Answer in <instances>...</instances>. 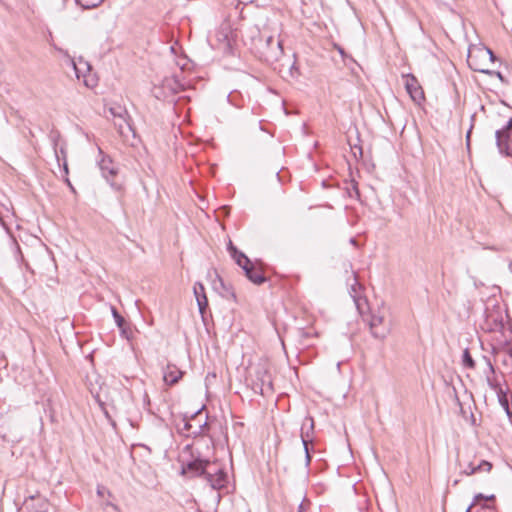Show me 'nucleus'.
I'll return each instance as SVG.
<instances>
[{
  "label": "nucleus",
  "mask_w": 512,
  "mask_h": 512,
  "mask_svg": "<svg viewBox=\"0 0 512 512\" xmlns=\"http://www.w3.org/2000/svg\"><path fill=\"white\" fill-rule=\"evenodd\" d=\"M182 474L203 477L211 488L220 490L227 484V474L219 464L196 458L182 466Z\"/></svg>",
  "instance_id": "1"
},
{
  "label": "nucleus",
  "mask_w": 512,
  "mask_h": 512,
  "mask_svg": "<svg viewBox=\"0 0 512 512\" xmlns=\"http://www.w3.org/2000/svg\"><path fill=\"white\" fill-rule=\"evenodd\" d=\"M495 59V55L489 48L484 46L472 47L468 52L467 63L473 71L487 75L496 74L500 79H502L500 72H495L490 69V66L494 64Z\"/></svg>",
  "instance_id": "2"
},
{
  "label": "nucleus",
  "mask_w": 512,
  "mask_h": 512,
  "mask_svg": "<svg viewBox=\"0 0 512 512\" xmlns=\"http://www.w3.org/2000/svg\"><path fill=\"white\" fill-rule=\"evenodd\" d=\"M369 328L372 336L384 340L390 333V325L385 321V313L378 311L371 314Z\"/></svg>",
  "instance_id": "3"
},
{
  "label": "nucleus",
  "mask_w": 512,
  "mask_h": 512,
  "mask_svg": "<svg viewBox=\"0 0 512 512\" xmlns=\"http://www.w3.org/2000/svg\"><path fill=\"white\" fill-rule=\"evenodd\" d=\"M253 390L259 392L261 395H266L273 392V382L269 371L260 367L255 371V379L253 380Z\"/></svg>",
  "instance_id": "4"
},
{
  "label": "nucleus",
  "mask_w": 512,
  "mask_h": 512,
  "mask_svg": "<svg viewBox=\"0 0 512 512\" xmlns=\"http://www.w3.org/2000/svg\"><path fill=\"white\" fill-rule=\"evenodd\" d=\"M495 136L500 152L512 157V117L503 129L496 131Z\"/></svg>",
  "instance_id": "5"
},
{
  "label": "nucleus",
  "mask_w": 512,
  "mask_h": 512,
  "mask_svg": "<svg viewBox=\"0 0 512 512\" xmlns=\"http://www.w3.org/2000/svg\"><path fill=\"white\" fill-rule=\"evenodd\" d=\"M87 385L90 393L95 398L96 402L98 403L99 407L105 414V416L109 419V413L105 408V401L103 400L101 393L105 389L104 383L100 382V377L98 375H92L87 377Z\"/></svg>",
  "instance_id": "6"
},
{
  "label": "nucleus",
  "mask_w": 512,
  "mask_h": 512,
  "mask_svg": "<svg viewBox=\"0 0 512 512\" xmlns=\"http://www.w3.org/2000/svg\"><path fill=\"white\" fill-rule=\"evenodd\" d=\"M23 509L25 512H48L49 502L44 496L36 493L25 498Z\"/></svg>",
  "instance_id": "7"
},
{
  "label": "nucleus",
  "mask_w": 512,
  "mask_h": 512,
  "mask_svg": "<svg viewBox=\"0 0 512 512\" xmlns=\"http://www.w3.org/2000/svg\"><path fill=\"white\" fill-rule=\"evenodd\" d=\"M99 168L102 172L103 177L110 182L111 186L115 189H120V185L112 182L111 178L118 174V168L113 163L112 159L108 156H103L99 162Z\"/></svg>",
  "instance_id": "8"
},
{
  "label": "nucleus",
  "mask_w": 512,
  "mask_h": 512,
  "mask_svg": "<svg viewBox=\"0 0 512 512\" xmlns=\"http://www.w3.org/2000/svg\"><path fill=\"white\" fill-rule=\"evenodd\" d=\"M202 409L195 412L189 420L185 421L184 429L194 435H199L203 432L204 428L207 426L206 420L202 421Z\"/></svg>",
  "instance_id": "9"
},
{
  "label": "nucleus",
  "mask_w": 512,
  "mask_h": 512,
  "mask_svg": "<svg viewBox=\"0 0 512 512\" xmlns=\"http://www.w3.org/2000/svg\"><path fill=\"white\" fill-rule=\"evenodd\" d=\"M405 78V88L407 92L409 93L410 97L415 101L420 103L422 100H424V92L421 86L419 85V82L417 78L412 75L408 74L404 76Z\"/></svg>",
  "instance_id": "10"
},
{
  "label": "nucleus",
  "mask_w": 512,
  "mask_h": 512,
  "mask_svg": "<svg viewBox=\"0 0 512 512\" xmlns=\"http://www.w3.org/2000/svg\"><path fill=\"white\" fill-rule=\"evenodd\" d=\"M114 125L118 129L119 134L124 138L128 139L129 135L136 136L135 130L132 127L131 119L127 114V117H123V120H114Z\"/></svg>",
  "instance_id": "11"
},
{
  "label": "nucleus",
  "mask_w": 512,
  "mask_h": 512,
  "mask_svg": "<svg viewBox=\"0 0 512 512\" xmlns=\"http://www.w3.org/2000/svg\"><path fill=\"white\" fill-rule=\"evenodd\" d=\"M193 291L197 301L199 312L203 316L206 308L208 307V299L205 293V288L202 283L197 282L194 285Z\"/></svg>",
  "instance_id": "12"
},
{
  "label": "nucleus",
  "mask_w": 512,
  "mask_h": 512,
  "mask_svg": "<svg viewBox=\"0 0 512 512\" xmlns=\"http://www.w3.org/2000/svg\"><path fill=\"white\" fill-rule=\"evenodd\" d=\"M183 372L173 364H168L163 371L164 382L168 385L176 384L182 377Z\"/></svg>",
  "instance_id": "13"
},
{
  "label": "nucleus",
  "mask_w": 512,
  "mask_h": 512,
  "mask_svg": "<svg viewBox=\"0 0 512 512\" xmlns=\"http://www.w3.org/2000/svg\"><path fill=\"white\" fill-rule=\"evenodd\" d=\"M228 250L230 252L231 257L235 260V262L244 270V267L248 268L252 264L250 259L242 252L238 251L235 246H233L232 242H229Z\"/></svg>",
  "instance_id": "14"
},
{
  "label": "nucleus",
  "mask_w": 512,
  "mask_h": 512,
  "mask_svg": "<svg viewBox=\"0 0 512 512\" xmlns=\"http://www.w3.org/2000/svg\"><path fill=\"white\" fill-rule=\"evenodd\" d=\"M244 272L246 277L254 284L260 285L266 281L261 269L256 267L253 263L248 268L244 267Z\"/></svg>",
  "instance_id": "15"
},
{
  "label": "nucleus",
  "mask_w": 512,
  "mask_h": 512,
  "mask_svg": "<svg viewBox=\"0 0 512 512\" xmlns=\"http://www.w3.org/2000/svg\"><path fill=\"white\" fill-rule=\"evenodd\" d=\"M274 43L273 36H269L266 39V45L269 48V51H267L266 56L270 58L271 60H278V58L283 54V48H282V42L277 41L275 47L270 46Z\"/></svg>",
  "instance_id": "16"
},
{
  "label": "nucleus",
  "mask_w": 512,
  "mask_h": 512,
  "mask_svg": "<svg viewBox=\"0 0 512 512\" xmlns=\"http://www.w3.org/2000/svg\"><path fill=\"white\" fill-rule=\"evenodd\" d=\"M162 87L163 89L169 90L171 94H176L184 90V84L181 83L176 76L165 78Z\"/></svg>",
  "instance_id": "17"
},
{
  "label": "nucleus",
  "mask_w": 512,
  "mask_h": 512,
  "mask_svg": "<svg viewBox=\"0 0 512 512\" xmlns=\"http://www.w3.org/2000/svg\"><path fill=\"white\" fill-rule=\"evenodd\" d=\"M492 469V464L488 461H481L475 468H471V470H463V473L467 476L475 474L476 472H490Z\"/></svg>",
  "instance_id": "18"
},
{
  "label": "nucleus",
  "mask_w": 512,
  "mask_h": 512,
  "mask_svg": "<svg viewBox=\"0 0 512 512\" xmlns=\"http://www.w3.org/2000/svg\"><path fill=\"white\" fill-rule=\"evenodd\" d=\"M54 151L57 161L59 163L61 160L63 161V170L65 174H68L67 154L65 147L63 145H61L59 149L57 147H54Z\"/></svg>",
  "instance_id": "19"
},
{
  "label": "nucleus",
  "mask_w": 512,
  "mask_h": 512,
  "mask_svg": "<svg viewBox=\"0 0 512 512\" xmlns=\"http://www.w3.org/2000/svg\"><path fill=\"white\" fill-rule=\"evenodd\" d=\"M109 112L113 117V121L116 119L122 121L123 117H127V113H128L127 110L124 107H122L121 105H114V106L110 107Z\"/></svg>",
  "instance_id": "20"
},
{
  "label": "nucleus",
  "mask_w": 512,
  "mask_h": 512,
  "mask_svg": "<svg viewBox=\"0 0 512 512\" xmlns=\"http://www.w3.org/2000/svg\"><path fill=\"white\" fill-rule=\"evenodd\" d=\"M463 365L469 369L475 368V361L473 360L468 349H465L462 357Z\"/></svg>",
  "instance_id": "21"
},
{
  "label": "nucleus",
  "mask_w": 512,
  "mask_h": 512,
  "mask_svg": "<svg viewBox=\"0 0 512 512\" xmlns=\"http://www.w3.org/2000/svg\"><path fill=\"white\" fill-rule=\"evenodd\" d=\"M79 5L85 9L95 8L100 5L104 0H76Z\"/></svg>",
  "instance_id": "22"
},
{
  "label": "nucleus",
  "mask_w": 512,
  "mask_h": 512,
  "mask_svg": "<svg viewBox=\"0 0 512 512\" xmlns=\"http://www.w3.org/2000/svg\"><path fill=\"white\" fill-rule=\"evenodd\" d=\"M347 192H348L349 197H351V198H353V197L359 198L360 197V192L358 190V186L355 181L351 182V186L347 188Z\"/></svg>",
  "instance_id": "23"
},
{
  "label": "nucleus",
  "mask_w": 512,
  "mask_h": 512,
  "mask_svg": "<svg viewBox=\"0 0 512 512\" xmlns=\"http://www.w3.org/2000/svg\"><path fill=\"white\" fill-rule=\"evenodd\" d=\"M112 314L118 327L121 328L125 323V319L118 313L115 308H112Z\"/></svg>",
  "instance_id": "24"
},
{
  "label": "nucleus",
  "mask_w": 512,
  "mask_h": 512,
  "mask_svg": "<svg viewBox=\"0 0 512 512\" xmlns=\"http://www.w3.org/2000/svg\"><path fill=\"white\" fill-rule=\"evenodd\" d=\"M301 439H302V443H303L305 453H306V460H307V463H309L311 458H310L309 451H308V439H307V436H304L303 432L301 433Z\"/></svg>",
  "instance_id": "25"
},
{
  "label": "nucleus",
  "mask_w": 512,
  "mask_h": 512,
  "mask_svg": "<svg viewBox=\"0 0 512 512\" xmlns=\"http://www.w3.org/2000/svg\"><path fill=\"white\" fill-rule=\"evenodd\" d=\"M51 141L53 143V147H58V140L60 138V134L58 131H52L50 134Z\"/></svg>",
  "instance_id": "26"
},
{
  "label": "nucleus",
  "mask_w": 512,
  "mask_h": 512,
  "mask_svg": "<svg viewBox=\"0 0 512 512\" xmlns=\"http://www.w3.org/2000/svg\"><path fill=\"white\" fill-rule=\"evenodd\" d=\"M105 493L108 494L109 496L111 495L110 491L108 489H106V487H104L102 485H98L97 495L100 497H103L105 495Z\"/></svg>",
  "instance_id": "27"
},
{
  "label": "nucleus",
  "mask_w": 512,
  "mask_h": 512,
  "mask_svg": "<svg viewBox=\"0 0 512 512\" xmlns=\"http://www.w3.org/2000/svg\"><path fill=\"white\" fill-rule=\"evenodd\" d=\"M479 499H486V500H492L494 499V495H491L489 497H485L484 495L482 494H478L476 497H475V500H479Z\"/></svg>",
  "instance_id": "28"
},
{
  "label": "nucleus",
  "mask_w": 512,
  "mask_h": 512,
  "mask_svg": "<svg viewBox=\"0 0 512 512\" xmlns=\"http://www.w3.org/2000/svg\"><path fill=\"white\" fill-rule=\"evenodd\" d=\"M472 128H473V123L471 124L470 129L468 130V132L466 134L467 145H469V142H470V135H471Z\"/></svg>",
  "instance_id": "29"
},
{
  "label": "nucleus",
  "mask_w": 512,
  "mask_h": 512,
  "mask_svg": "<svg viewBox=\"0 0 512 512\" xmlns=\"http://www.w3.org/2000/svg\"><path fill=\"white\" fill-rule=\"evenodd\" d=\"M297 512H305V505L304 503H301L298 507V511Z\"/></svg>",
  "instance_id": "30"
},
{
  "label": "nucleus",
  "mask_w": 512,
  "mask_h": 512,
  "mask_svg": "<svg viewBox=\"0 0 512 512\" xmlns=\"http://www.w3.org/2000/svg\"><path fill=\"white\" fill-rule=\"evenodd\" d=\"M73 65H74L76 76H77V78H79L80 77V75H79V68L77 67V65L75 63H73Z\"/></svg>",
  "instance_id": "31"
},
{
  "label": "nucleus",
  "mask_w": 512,
  "mask_h": 512,
  "mask_svg": "<svg viewBox=\"0 0 512 512\" xmlns=\"http://www.w3.org/2000/svg\"><path fill=\"white\" fill-rule=\"evenodd\" d=\"M105 505H106V506H111L112 508L117 509V506H116V505H114V504H113V503H111V502H106V503H105Z\"/></svg>",
  "instance_id": "32"
},
{
  "label": "nucleus",
  "mask_w": 512,
  "mask_h": 512,
  "mask_svg": "<svg viewBox=\"0 0 512 512\" xmlns=\"http://www.w3.org/2000/svg\"><path fill=\"white\" fill-rule=\"evenodd\" d=\"M471 468H475V466H473L471 463L467 466V468L465 470H471Z\"/></svg>",
  "instance_id": "33"
},
{
  "label": "nucleus",
  "mask_w": 512,
  "mask_h": 512,
  "mask_svg": "<svg viewBox=\"0 0 512 512\" xmlns=\"http://www.w3.org/2000/svg\"><path fill=\"white\" fill-rule=\"evenodd\" d=\"M308 421L310 422V425H309V426H310V429H313V426H314V424H313V420H312V419H309Z\"/></svg>",
  "instance_id": "34"
},
{
  "label": "nucleus",
  "mask_w": 512,
  "mask_h": 512,
  "mask_svg": "<svg viewBox=\"0 0 512 512\" xmlns=\"http://www.w3.org/2000/svg\"><path fill=\"white\" fill-rule=\"evenodd\" d=\"M66 182H67V184L71 187V189H73V187H72V185H71V183H70V181H69V179H68V178L66 179Z\"/></svg>",
  "instance_id": "35"
},
{
  "label": "nucleus",
  "mask_w": 512,
  "mask_h": 512,
  "mask_svg": "<svg viewBox=\"0 0 512 512\" xmlns=\"http://www.w3.org/2000/svg\"><path fill=\"white\" fill-rule=\"evenodd\" d=\"M509 269H510V271L512 272V261H511V262H510V264H509Z\"/></svg>",
  "instance_id": "36"
},
{
  "label": "nucleus",
  "mask_w": 512,
  "mask_h": 512,
  "mask_svg": "<svg viewBox=\"0 0 512 512\" xmlns=\"http://www.w3.org/2000/svg\"><path fill=\"white\" fill-rule=\"evenodd\" d=\"M488 364H489L491 370H493V365L490 362H488Z\"/></svg>",
  "instance_id": "37"
}]
</instances>
